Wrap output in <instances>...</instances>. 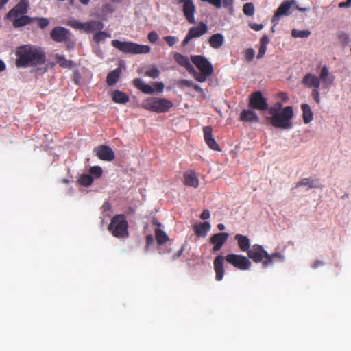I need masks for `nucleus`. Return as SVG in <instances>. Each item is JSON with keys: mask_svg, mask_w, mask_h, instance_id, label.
I'll return each mask as SVG.
<instances>
[{"mask_svg": "<svg viewBox=\"0 0 351 351\" xmlns=\"http://www.w3.org/2000/svg\"><path fill=\"white\" fill-rule=\"evenodd\" d=\"M148 39L151 43H154L158 40V35L154 31L151 32L148 34Z\"/></svg>", "mask_w": 351, "mask_h": 351, "instance_id": "864d4df0", "label": "nucleus"}, {"mask_svg": "<svg viewBox=\"0 0 351 351\" xmlns=\"http://www.w3.org/2000/svg\"><path fill=\"white\" fill-rule=\"evenodd\" d=\"M104 23L100 21H90L85 23L84 31L86 33H90L95 31H100L104 28Z\"/></svg>", "mask_w": 351, "mask_h": 351, "instance_id": "bb28decb", "label": "nucleus"}, {"mask_svg": "<svg viewBox=\"0 0 351 351\" xmlns=\"http://www.w3.org/2000/svg\"><path fill=\"white\" fill-rule=\"evenodd\" d=\"M184 184L189 186L197 188L199 186V179L196 173L193 170H189L184 173Z\"/></svg>", "mask_w": 351, "mask_h": 351, "instance_id": "a211bd4d", "label": "nucleus"}, {"mask_svg": "<svg viewBox=\"0 0 351 351\" xmlns=\"http://www.w3.org/2000/svg\"><path fill=\"white\" fill-rule=\"evenodd\" d=\"M335 77L330 73L328 67L324 65L322 66L319 76H317L311 73L306 74L302 80V84L307 88L313 89L319 88L322 82L326 87L332 85L334 82Z\"/></svg>", "mask_w": 351, "mask_h": 351, "instance_id": "7ed1b4c3", "label": "nucleus"}, {"mask_svg": "<svg viewBox=\"0 0 351 351\" xmlns=\"http://www.w3.org/2000/svg\"><path fill=\"white\" fill-rule=\"evenodd\" d=\"M206 145L208 147L215 151H221L220 146L218 145L215 139L213 138L212 139H209L207 142H206Z\"/></svg>", "mask_w": 351, "mask_h": 351, "instance_id": "49530a36", "label": "nucleus"}, {"mask_svg": "<svg viewBox=\"0 0 351 351\" xmlns=\"http://www.w3.org/2000/svg\"><path fill=\"white\" fill-rule=\"evenodd\" d=\"M202 1L208 2L213 5L217 8L221 7V0H201Z\"/></svg>", "mask_w": 351, "mask_h": 351, "instance_id": "6e6d98bb", "label": "nucleus"}, {"mask_svg": "<svg viewBox=\"0 0 351 351\" xmlns=\"http://www.w3.org/2000/svg\"><path fill=\"white\" fill-rule=\"evenodd\" d=\"M154 243V237L152 234H149L146 237V244L149 247Z\"/></svg>", "mask_w": 351, "mask_h": 351, "instance_id": "e2e57ef3", "label": "nucleus"}, {"mask_svg": "<svg viewBox=\"0 0 351 351\" xmlns=\"http://www.w3.org/2000/svg\"><path fill=\"white\" fill-rule=\"evenodd\" d=\"M5 64L1 60H0V72L5 70Z\"/></svg>", "mask_w": 351, "mask_h": 351, "instance_id": "774afa93", "label": "nucleus"}, {"mask_svg": "<svg viewBox=\"0 0 351 351\" xmlns=\"http://www.w3.org/2000/svg\"><path fill=\"white\" fill-rule=\"evenodd\" d=\"M243 56L245 60L248 62H250L254 58L255 51L252 48H247L243 51Z\"/></svg>", "mask_w": 351, "mask_h": 351, "instance_id": "a19ab883", "label": "nucleus"}, {"mask_svg": "<svg viewBox=\"0 0 351 351\" xmlns=\"http://www.w3.org/2000/svg\"><path fill=\"white\" fill-rule=\"evenodd\" d=\"M250 27L255 30V31H260L263 28V25L262 24H257V23H252L250 24Z\"/></svg>", "mask_w": 351, "mask_h": 351, "instance_id": "052dcab7", "label": "nucleus"}, {"mask_svg": "<svg viewBox=\"0 0 351 351\" xmlns=\"http://www.w3.org/2000/svg\"><path fill=\"white\" fill-rule=\"evenodd\" d=\"M269 114L271 115L270 121L274 127L284 130L293 128L291 119L293 117V109L291 106L282 108V104L277 102L269 108Z\"/></svg>", "mask_w": 351, "mask_h": 351, "instance_id": "f03ea898", "label": "nucleus"}, {"mask_svg": "<svg viewBox=\"0 0 351 351\" xmlns=\"http://www.w3.org/2000/svg\"><path fill=\"white\" fill-rule=\"evenodd\" d=\"M338 7L339 8H348L351 7V0H346L345 2H340Z\"/></svg>", "mask_w": 351, "mask_h": 351, "instance_id": "4d7b16f0", "label": "nucleus"}, {"mask_svg": "<svg viewBox=\"0 0 351 351\" xmlns=\"http://www.w3.org/2000/svg\"><path fill=\"white\" fill-rule=\"evenodd\" d=\"M178 85L180 87H192V86L193 85V82L188 80L182 79L178 81Z\"/></svg>", "mask_w": 351, "mask_h": 351, "instance_id": "3c124183", "label": "nucleus"}, {"mask_svg": "<svg viewBox=\"0 0 351 351\" xmlns=\"http://www.w3.org/2000/svg\"><path fill=\"white\" fill-rule=\"evenodd\" d=\"M70 25L75 28V29H83L84 30L85 29V23H81L80 21H75L73 22H72Z\"/></svg>", "mask_w": 351, "mask_h": 351, "instance_id": "603ef678", "label": "nucleus"}, {"mask_svg": "<svg viewBox=\"0 0 351 351\" xmlns=\"http://www.w3.org/2000/svg\"><path fill=\"white\" fill-rule=\"evenodd\" d=\"M9 20L12 21V25L15 28L25 26L32 22V19L26 14L20 15L16 18H14L12 19Z\"/></svg>", "mask_w": 351, "mask_h": 351, "instance_id": "a878e982", "label": "nucleus"}, {"mask_svg": "<svg viewBox=\"0 0 351 351\" xmlns=\"http://www.w3.org/2000/svg\"><path fill=\"white\" fill-rule=\"evenodd\" d=\"M240 120L244 122H258L256 113L251 109H245L240 114Z\"/></svg>", "mask_w": 351, "mask_h": 351, "instance_id": "aec40b11", "label": "nucleus"}, {"mask_svg": "<svg viewBox=\"0 0 351 351\" xmlns=\"http://www.w3.org/2000/svg\"><path fill=\"white\" fill-rule=\"evenodd\" d=\"M324 265V263L322 261L317 260L313 263L312 267L314 269H317L319 267L323 266Z\"/></svg>", "mask_w": 351, "mask_h": 351, "instance_id": "680f3d73", "label": "nucleus"}, {"mask_svg": "<svg viewBox=\"0 0 351 351\" xmlns=\"http://www.w3.org/2000/svg\"><path fill=\"white\" fill-rule=\"evenodd\" d=\"M160 73L159 69L156 66H154L151 69L145 71V75L152 78H157Z\"/></svg>", "mask_w": 351, "mask_h": 351, "instance_id": "a18cd8bd", "label": "nucleus"}, {"mask_svg": "<svg viewBox=\"0 0 351 351\" xmlns=\"http://www.w3.org/2000/svg\"><path fill=\"white\" fill-rule=\"evenodd\" d=\"M249 107L261 111L268 109L267 99L263 97L261 91L252 93L249 96Z\"/></svg>", "mask_w": 351, "mask_h": 351, "instance_id": "6e6552de", "label": "nucleus"}, {"mask_svg": "<svg viewBox=\"0 0 351 351\" xmlns=\"http://www.w3.org/2000/svg\"><path fill=\"white\" fill-rule=\"evenodd\" d=\"M193 71H191L189 70V73L190 74H192L194 77V78L198 81L199 82H204L207 77L212 75L213 74L211 73H202V72H197L195 68L193 66Z\"/></svg>", "mask_w": 351, "mask_h": 351, "instance_id": "72a5a7b5", "label": "nucleus"}, {"mask_svg": "<svg viewBox=\"0 0 351 351\" xmlns=\"http://www.w3.org/2000/svg\"><path fill=\"white\" fill-rule=\"evenodd\" d=\"M108 230L116 238L125 239L129 237L128 223L123 214L115 215L110 220Z\"/></svg>", "mask_w": 351, "mask_h": 351, "instance_id": "20e7f679", "label": "nucleus"}, {"mask_svg": "<svg viewBox=\"0 0 351 351\" xmlns=\"http://www.w3.org/2000/svg\"><path fill=\"white\" fill-rule=\"evenodd\" d=\"M224 259H226L224 256L222 255H218L217 257H215L213 261L214 270L215 272V279L217 281H221L225 274Z\"/></svg>", "mask_w": 351, "mask_h": 351, "instance_id": "2eb2a0df", "label": "nucleus"}, {"mask_svg": "<svg viewBox=\"0 0 351 351\" xmlns=\"http://www.w3.org/2000/svg\"><path fill=\"white\" fill-rule=\"evenodd\" d=\"M204 132V139L205 143L209 141V139L213 138V128L211 126H204L203 128Z\"/></svg>", "mask_w": 351, "mask_h": 351, "instance_id": "79ce46f5", "label": "nucleus"}, {"mask_svg": "<svg viewBox=\"0 0 351 351\" xmlns=\"http://www.w3.org/2000/svg\"><path fill=\"white\" fill-rule=\"evenodd\" d=\"M16 56L15 64L18 68L36 66L43 64L46 54L43 50L36 46L23 45L15 50Z\"/></svg>", "mask_w": 351, "mask_h": 351, "instance_id": "f257e3e1", "label": "nucleus"}, {"mask_svg": "<svg viewBox=\"0 0 351 351\" xmlns=\"http://www.w3.org/2000/svg\"><path fill=\"white\" fill-rule=\"evenodd\" d=\"M112 101L117 104H125L129 101V97L125 93L116 90L112 93Z\"/></svg>", "mask_w": 351, "mask_h": 351, "instance_id": "c756f323", "label": "nucleus"}, {"mask_svg": "<svg viewBox=\"0 0 351 351\" xmlns=\"http://www.w3.org/2000/svg\"><path fill=\"white\" fill-rule=\"evenodd\" d=\"M55 60L57 64H58L61 67L71 68L72 66V62L66 60L62 55L56 54L55 56Z\"/></svg>", "mask_w": 351, "mask_h": 351, "instance_id": "c9c22d12", "label": "nucleus"}, {"mask_svg": "<svg viewBox=\"0 0 351 351\" xmlns=\"http://www.w3.org/2000/svg\"><path fill=\"white\" fill-rule=\"evenodd\" d=\"M179 3H182V11L186 20L190 23H195V13L196 7L193 0H178Z\"/></svg>", "mask_w": 351, "mask_h": 351, "instance_id": "9b49d317", "label": "nucleus"}, {"mask_svg": "<svg viewBox=\"0 0 351 351\" xmlns=\"http://www.w3.org/2000/svg\"><path fill=\"white\" fill-rule=\"evenodd\" d=\"M184 251V247H182L181 249L179 250V251L174 255V259L179 258L181 256Z\"/></svg>", "mask_w": 351, "mask_h": 351, "instance_id": "338daca9", "label": "nucleus"}, {"mask_svg": "<svg viewBox=\"0 0 351 351\" xmlns=\"http://www.w3.org/2000/svg\"><path fill=\"white\" fill-rule=\"evenodd\" d=\"M133 84L137 89L145 94H152L154 92V88L150 85L145 84L140 78H135L133 80Z\"/></svg>", "mask_w": 351, "mask_h": 351, "instance_id": "b1692460", "label": "nucleus"}, {"mask_svg": "<svg viewBox=\"0 0 351 351\" xmlns=\"http://www.w3.org/2000/svg\"><path fill=\"white\" fill-rule=\"evenodd\" d=\"M192 39V38L191 37V36L187 34L186 36H185L184 39L182 41V46H185L189 42L190 40Z\"/></svg>", "mask_w": 351, "mask_h": 351, "instance_id": "0e129e2a", "label": "nucleus"}, {"mask_svg": "<svg viewBox=\"0 0 351 351\" xmlns=\"http://www.w3.org/2000/svg\"><path fill=\"white\" fill-rule=\"evenodd\" d=\"M109 36V35L105 32H101V30L98 32L95 33L93 36V40L95 43H99L101 41L106 39V37Z\"/></svg>", "mask_w": 351, "mask_h": 351, "instance_id": "c03bdc74", "label": "nucleus"}, {"mask_svg": "<svg viewBox=\"0 0 351 351\" xmlns=\"http://www.w3.org/2000/svg\"><path fill=\"white\" fill-rule=\"evenodd\" d=\"M103 171L101 167L99 166H94L90 168L89 173L92 176V177H95L96 178H100L102 175Z\"/></svg>", "mask_w": 351, "mask_h": 351, "instance_id": "ea45409f", "label": "nucleus"}, {"mask_svg": "<svg viewBox=\"0 0 351 351\" xmlns=\"http://www.w3.org/2000/svg\"><path fill=\"white\" fill-rule=\"evenodd\" d=\"M240 250L243 252H247L250 249V239L247 236L237 234L234 236Z\"/></svg>", "mask_w": 351, "mask_h": 351, "instance_id": "4be33fe9", "label": "nucleus"}, {"mask_svg": "<svg viewBox=\"0 0 351 351\" xmlns=\"http://www.w3.org/2000/svg\"><path fill=\"white\" fill-rule=\"evenodd\" d=\"M234 0H221V6L228 9L230 11H233V5Z\"/></svg>", "mask_w": 351, "mask_h": 351, "instance_id": "de8ad7c7", "label": "nucleus"}, {"mask_svg": "<svg viewBox=\"0 0 351 351\" xmlns=\"http://www.w3.org/2000/svg\"><path fill=\"white\" fill-rule=\"evenodd\" d=\"M191 60L200 72L213 74V66L206 57L200 55H194L191 56Z\"/></svg>", "mask_w": 351, "mask_h": 351, "instance_id": "1a4fd4ad", "label": "nucleus"}, {"mask_svg": "<svg viewBox=\"0 0 351 351\" xmlns=\"http://www.w3.org/2000/svg\"><path fill=\"white\" fill-rule=\"evenodd\" d=\"M311 32L308 30H298L293 29L291 31V36L294 38H307Z\"/></svg>", "mask_w": 351, "mask_h": 351, "instance_id": "4c0bfd02", "label": "nucleus"}, {"mask_svg": "<svg viewBox=\"0 0 351 351\" xmlns=\"http://www.w3.org/2000/svg\"><path fill=\"white\" fill-rule=\"evenodd\" d=\"M302 186H307L308 189L318 186L315 183V180H312L310 178H302L299 182H298L295 184L296 188Z\"/></svg>", "mask_w": 351, "mask_h": 351, "instance_id": "f704fd0d", "label": "nucleus"}, {"mask_svg": "<svg viewBox=\"0 0 351 351\" xmlns=\"http://www.w3.org/2000/svg\"><path fill=\"white\" fill-rule=\"evenodd\" d=\"M301 109L302 110V119L304 123L306 124L310 123L313 117L310 106L307 104H303L301 106Z\"/></svg>", "mask_w": 351, "mask_h": 351, "instance_id": "7c9ffc66", "label": "nucleus"}, {"mask_svg": "<svg viewBox=\"0 0 351 351\" xmlns=\"http://www.w3.org/2000/svg\"><path fill=\"white\" fill-rule=\"evenodd\" d=\"M228 237L229 234L227 232L214 234L210 238V243L214 245L213 252H217L219 251L228 240Z\"/></svg>", "mask_w": 351, "mask_h": 351, "instance_id": "ddd939ff", "label": "nucleus"}, {"mask_svg": "<svg viewBox=\"0 0 351 351\" xmlns=\"http://www.w3.org/2000/svg\"><path fill=\"white\" fill-rule=\"evenodd\" d=\"M208 43L212 48L219 49L224 43V36L220 33L214 34L209 38Z\"/></svg>", "mask_w": 351, "mask_h": 351, "instance_id": "5701e85b", "label": "nucleus"}, {"mask_svg": "<svg viewBox=\"0 0 351 351\" xmlns=\"http://www.w3.org/2000/svg\"><path fill=\"white\" fill-rule=\"evenodd\" d=\"M121 69L119 67L117 68L114 70L108 73V74L107 75V77H106L107 84L108 86L114 85L117 82V81L121 75Z\"/></svg>", "mask_w": 351, "mask_h": 351, "instance_id": "c85d7f7f", "label": "nucleus"}, {"mask_svg": "<svg viewBox=\"0 0 351 351\" xmlns=\"http://www.w3.org/2000/svg\"><path fill=\"white\" fill-rule=\"evenodd\" d=\"M208 32V27L206 23L200 22L198 26L192 27L189 29L188 34L193 38L200 37Z\"/></svg>", "mask_w": 351, "mask_h": 351, "instance_id": "6ab92c4d", "label": "nucleus"}, {"mask_svg": "<svg viewBox=\"0 0 351 351\" xmlns=\"http://www.w3.org/2000/svg\"><path fill=\"white\" fill-rule=\"evenodd\" d=\"M337 37L343 46H346L350 41L349 36L343 31L337 33Z\"/></svg>", "mask_w": 351, "mask_h": 351, "instance_id": "37998d69", "label": "nucleus"}, {"mask_svg": "<svg viewBox=\"0 0 351 351\" xmlns=\"http://www.w3.org/2000/svg\"><path fill=\"white\" fill-rule=\"evenodd\" d=\"M279 96L280 97V99L283 101H288L289 99V97L288 95H287V93H280L279 94Z\"/></svg>", "mask_w": 351, "mask_h": 351, "instance_id": "69168bd1", "label": "nucleus"}, {"mask_svg": "<svg viewBox=\"0 0 351 351\" xmlns=\"http://www.w3.org/2000/svg\"><path fill=\"white\" fill-rule=\"evenodd\" d=\"M50 36L56 42H64L69 38V31L62 27H56L51 30Z\"/></svg>", "mask_w": 351, "mask_h": 351, "instance_id": "f3484780", "label": "nucleus"}, {"mask_svg": "<svg viewBox=\"0 0 351 351\" xmlns=\"http://www.w3.org/2000/svg\"><path fill=\"white\" fill-rule=\"evenodd\" d=\"M36 20L38 27L41 29L45 28L49 24V21L47 18H38Z\"/></svg>", "mask_w": 351, "mask_h": 351, "instance_id": "09e8293b", "label": "nucleus"}, {"mask_svg": "<svg viewBox=\"0 0 351 351\" xmlns=\"http://www.w3.org/2000/svg\"><path fill=\"white\" fill-rule=\"evenodd\" d=\"M243 13L248 16H252L254 14V5L252 3H246L243 8Z\"/></svg>", "mask_w": 351, "mask_h": 351, "instance_id": "58836bf2", "label": "nucleus"}, {"mask_svg": "<svg viewBox=\"0 0 351 351\" xmlns=\"http://www.w3.org/2000/svg\"><path fill=\"white\" fill-rule=\"evenodd\" d=\"M173 106V103L165 98L149 97L144 100L142 107L156 113L167 112Z\"/></svg>", "mask_w": 351, "mask_h": 351, "instance_id": "39448f33", "label": "nucleus"}, {"mask_svg": "<svg viewBox=\"0 0 351 351\" xmlns=\"http://www.w3.org/2000/svg\"><path fill=\"white\" fill-rule=\"evenodd\" d=\"M28 0H21L6 15L7 19H12L20 15L26 14L28 11Z\"/></svg>", "mask_w": 351, "mask_h": 351, "instance_id": "f8f14e48", "label": "nucleus"}, {"mask_svg": "<svg viewBox=\"0 0 351 351\" xmlns=\"http://www.w3.org/2000/svg\"><path fill=\"white\" fill-rule=\"evenodd\" d=\"M155 237L158 245L165 244L169 239L168 235L159 228L155 230Z\"/></svg>", "mask_w": 351, "mask_h": 351, "instance_id": "473e14b6", "label": "nucleus"}, {"mask_svg": "<svg viewBox=\"0 0 351 351\" xmlns=\"http://www.w3.org/2000/svg\"><path fill=\"white\" fill-rule=\"evenodd\" d=\"M225 258L228 263L242 271L249 269L252 265L251 261L243 255L230 254Z\"/></svg>", "mask_w": 351, "mask_h": 351, "instance_id": "0eeeda50", "label": "nucleus"}, {"mask_svg": "<svg viewBox=\"0 0 351 351\" xmlns=\"http://www.w3.org/2000/svg\"><path fill=\"white\" fill-rule=\"evenodd\" d=\"M93 177L90 174H83L80 176L77 182L78 183L84 186H89L93 182Z\"/></svg>", "mask_w": 351, "mask_h": 351, "instance_id": "e433bc0d", "label": "nucleus"}, {"mask_svg": "<svg viewBox=\"0 0 351 351\" xmlns=\"http://www.w3.org/2000/svg\"><path fill=\"white\" fill-rule=\"evenodd\" d=\"M96 156L102 160L112 161L114 158L112 149L107 145H100L95 148Z\"/></svg>", "mask_w": 351, "mask_h": 351, "instance_id": "4468645a", "label": "nucleus"}, {"mask_svg": "<svg viewBox=\"0 0 351 351\" xmlns=\"http://www.w3.org/2000/svg\"><path fill=\"white\" fill-rule=\"evenodd\" d=\"M210 212L208 210H204L201 215H200V218L203 220H206L210 218Z\"/></svg>", "mask_w": 351, "mask_h": 351, "instance_id": "bf43d9fd", "label": "nucleus"}, {"mask_svg": "<svg viewBox=\"0 0 351 351\" xmlns=\"http://www.w3.org/2000/svg\"><path fill=\"white\" fill-rule=\"evenodd\" d=\"M293 3V0H292V1L287 0V1H283L280 4V5L278 7L277 10L276 11V12L271 19V21L274 24H277L278 23L280 18L282 16L288 14V12L290 10Z\"/></svg>", "mask_w": 351, "mask_h": 351, "instance_id": "dca6fc26", "label": "nucleus"}, {"mask_svg": "<svg viewBox=\"0 0 351 351\" xmlns=\"http://www.w3.org/2000/svg\"><path fill=\"white\" fill-rule=\"evenodd\" d=\"M194 231L198 237H206L210 229V224L208 221H204L195 224L193 226Z\"/></svg>", "mask_w": 351, "mask_h": 351, "instance_id": "393cba45", "label": "nucleus"}, {"mask_svg": "<svg viewBox=\"0 0 351 351\" xmlns=\"http://www.w3.org/2000/svg\"><path fill=\"white\" fill-rule=\"evenodd\" d=\"M164 39L170 47L173 46L178 41V38L176 36H165Z\"/></svg>", "mask_w": 351, "mask_h": 351, "instance_id": "8fccbe9b", "label": "nucleus"}, {"mask_svg": "<svg viewBox=\"0 0 351 351\" xmlns=\"http://www.w3.org/2000/svg\"><path fill=\"white\" fill-rule=\"evenodd\" d=\"M284 256L280 252H275L271 254H269L267 256V259H265L263 262V265L265 267H267L269 265H272L274 262L276 261H283Z\"/></svg>", "mask_w": 351, "mask_h": 351, "instance_id": "cd10ccee", "label": "nucleus"}, {"mask_svg": "<svg viewBox=\"0 0 351 351\" xmlns=\"http://www.w3.org/2000/svg\"><path fill=\"white\" fill-rule=\"evenodd\" d=\"M112 45L125 53L140 54L147 53L150 51L148 45H139L132 42H123L119 40H112Z\"/></svg>", "mask_w": 351, "mask_h": 351, "instance_id": "423d86ee", "label": "nucleus"}, {"mask_svg": "<svg viewBox=\"0 0 351 351\" xmlns=\"http://www.w3.org/2000/svg\"><path fill=\"white\" fill-rule=\"evenodd\" d=\"M247 253L248 257L255 263L263 262L264 258L267 259L268 256L267 252L263 247L258 244L253 245Z\"/></svg>", "mask_w": 351, "mask_h": 351, "instance_id": "9d476101", "label": "nucleus"}, {"mask_svg": "<svg viewBox=\"0 0 351 351\" xmlns=\"http://www.w3.org/2000/svg\"><path fill=\"white\" fill-rule=\"evenodd\" d=\"M312 97L317 104L320 103V95L318 88L313 89Z\"/></svg>", "mask_w": 351, "mask_h": 351, "instance_id": "5fc2aeb1", "label": "nucleus"}, {"mask_svg": "<svg viewBox=\"0 0 351 351\" xmlns=\"http://www.w3.org/2000/svg\"><path fill=\"white\" fill-rule=\"evenodd\" d=\"M154 86L156 88V90L158 93H161L163 91L164 89V84L162 82H156L154 84Z\"/></svg>", "mask_w": 351, "mask_h": 351, "instance_id": "13d9d810", "label": "nucleus"}, {"mask_svg": "<svg viewBox=\"0 0 351 351\" xmlns=\"http://www.w3.org/2000/svg\"><path fill=\"white\" fill-rule=\"evenodd\" d=\"M269 43V39L267 36V35L265 34L263 35L261 39H260V46H259V50L258 53L257 54L256 58L258 59H261L264 56V55L266 53L267 45Z\"/></svg>", "mask_w": 351, "mask_h": 351, "instance_id": "2f4dec72", "label": "nucleus"}, {"mask_svg": "<svg viewBox=\"0 0 351 351\" xmlns=\"http://www.w3.org/2000/svg\"><path fill=\"white\" fill-rule=\"evenodd\" d=\"M175 61L180 66L184 67L189 72L193 70V65L191 64L189 58L179 53H175L173 55Z\"/></svg>", "mask_w": 351, "mask_h": 351, "instance_id": "412c9836", "label": "nucleus"}]
</instances>
